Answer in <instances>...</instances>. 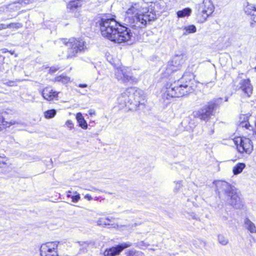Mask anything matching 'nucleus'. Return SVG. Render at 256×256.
<instances>
[{"label":"nucleus","instance_id":"obj_30","mask_svg":"<svg viewBox=\"0 0 256 256\" xmlns=\"http://www.w3.org/2000/svg\"><path fill=\"white\" fill-rule=\"evenodd\" d=\"M206 132L209 135H212L214 133V125L207 124L205 130Z\"/></svg>","mask_w":256,"mask_h":256},{"label":"nucleus","instance_id":"obj_6","mask_svg":"<svg viewBox=\"0 0 256 256\" xmlns=\"http://www.w3.org/2000/svg\"><path fill=\"white\" fill-rule=\"evenodd\" d=\"M216 104L208 102L198 110L192 112V116L195 118H198L201 120L208 121L212 116L214 115Z\"/></svg>","mask_w":256,"mask_h":256},{"label":"nucleus","instance_id":"obj_42","mask_svg":"<svg viewBox=\"0 0 256 256\" xmlns=\"http://www.w3.org/2000/svg\"><path fill=\"white\" fill-rule=\"evenodd\" d=\"M78 86L82 88H86L88 85L86 84H79Z\"/></svg>","mask_w":256,"mask_h":256},{"label":"nucleus","instance_id":"obj_43","mask_svg":"<svg viewBox=\"0 0 256 256\" xmlns=\"http://www.w3.org/2000/svg\"><path fill=\"white\" fill-rule=\"evenodd\" d=\"M190 216L194 218V219H196L197 218V217H196V214L194 213V212H192L191 214H190Z\"/></svg>","mask_w":256,"mask_h":256},{"label":"nucleus","instance_id":"obj_9","mask_svg":"<svg viewBox=\"0 0 256 256\" xmlns=\"http://www.w3.org/2000/svg\"><path fill=\"white\" fill-rule=\"evenodd\" d=\"M234 142L240 153L250 154L253 150V144L249 138L240 136L235 138Z\"/></svg>","mask_w":256,"mask_h":256},{"label":"nucleus","instance_id":"obj_39","mask_svg":"<svg viewBox=\"0 0 256 256\" xmlns=\"http://www.w3.org/2000/svg\"><path fill=\"white\" fill-rule=\"evenodd\" d=\"M84 198L88 200H91L92 199V196L88 194H86L84 196Z\"/></svg>","mask_w":256,"mask_h":256},{"label":"nucleus","instance_id":"obj_2","mask_svg":"<svg viewBox=\"0 0 256 256\" xmlns=\"http://www.w3.org/2000/svg\"><path fill=\"white\" fill-rule=\"evenodd\" d=\"M156 18V14L152 8H148L139 3L132 4L126 10L124 19V24L133 28L145 26L147 22Z\"/></svg>","mask_w":256,"mask_h":256},{"label":"nucleus","instance_id":"obj_7","mask_svg":"<svg viewBox=\"0 0 256 256\" xmlns=\"http://www.w3.org/2000/svg\"><path fill=\"white\" fill-rule=\"evenodd\" d=\"M116 78L123 83L134 84L138 82L137 78L133 76L130 70L124 66L117 68L115 70Z\"/></svg>","mask_w":256,"mask_h":256},{"label":"nucleus","instance_id":"obj_47","mask_svg":"<svg viewBox=\"0 0 256 256\" xmlns=\"http://www.w3.org/2000/svg\"><path fill=\"white\" fill-rule=\"evenodd\" d=\"M67 196L68 197V198H71V196H71L70 194H68Z\"/></svg>","mask_w":256,"mask_h":256},{"label":"nucleus","instance_id":"obj_4","mask_svg":"<svg viewBox=\"0 0 256 256\" xmlns=\"http://www.w3.org/2000/svg\"><path fill=\"white\" fill-rule=\"evenodd\" d=\"M144 92L136 88H130L118 98V102L122 108L128 107L130 110H136L144 103Z\"/></svg>","mask_w":256,"mask_h":256},{"label":"nucleus","instance_id":"obj_11","mask_svg":"<svg viewBox=\"0 0 256 256\" xmlns=\"http://www.w3.org/2000/svg\"><path fill=\"white\" fill-rule=\"evenodd\" d=\"M238 89L240 95L244 98H250L252 94L253 88L249 79H244L239 83Z\"/></svg>","mask_w":256,"mask_h":256},{"label":"nucleus","instance_id":"obj_36","mask_svg":"<svg viewBox=\"0 0 256 256\" xmlns=\"http://www.w3.org/2000/svg\"><path fill=\"white\" fill-rule=\"evenodd\" d=\"M4 83L8 86H13L14 85L15 82L13 80H10L7 82H4Z\"/></svg>","mask_w":256,"mask_h":256},{"label":"nucleus","instance_id":"obj_26","mask_svg":"<svg viewBox=\"0 0 256 256\" xmlns=\"http://www.w3.org/2000/svg\"><path fill=\"white\" fill-rule=\"evenodd\" d=\"M218 242L223 246H226L228 243V239L222 234L218 236Z\"/></svg>","mask_w":256,"mask_h":256},{"label":"nucleus","instance_id":"obj_18","mask_svg":"<svg viewBox=\"0 0 256 256\" xmlns=\"http://www.w3.org/2000/svg\"><path fill=\"white\" fill-rule=\"evenodd\" d=\"M250 116L251 115L249 114H242L240 118V126L248 130L252 128V126H250L248 122L249 118Z\"/></svg>","mask_w":256,"mask_h":256},{"label":"nucleus","instance_id":"obj_12","mask_svg":"<svg viewBox=\"0 0 256 256\" xmlns=\"http://www.w3.org/2000/svg\"><path fill=\"white\" fill-rule=\"evenodd\" d=\"M132 246L131 243H122L116 246H113L106 248L104 252V256H116L118 255L120 252L125 248L130 247Z\"/></svg>","mask_w":256,"mask_h":256},{"label":"nucleus","instance_id":"obj_27","mask_svg":"<svg viewBox=\"0 0 256 256\" xmlns=\"http://www.w3.org/2000/svg\"><path fill=\"white\" fill-rule=\"evenodd\" d=\"M16 122L14 121H10V122H6L4 117L0 114V126H10L11 125L14 124Z\"/></svg>","mask_w":256,"mask_h":256},{"label":"nucleus","instance_id":"obj_33","mask_svg":"<svg viewBox=\"0 0 256 256\" xmlns=\"http://www.w3.org/2000/svg\"><path fill=\"white\" fill-rule=\"evenodd\" d=\"M75 194V196H71V198L72 199V202H78L80 198V196L79 194H78L76 192H74Z\"/></svg>","mask_w":256,"mask_h":256},{"label":"nucleus","instance_id":"obj_1","mask_svg":"<svg viewBox=\"0 0 256 256\" xmlns=\"http://www.w3.org/2000/svg\"><path fill=\"white\" fill-rule=\"evenodd\" d=\"M102 35L112 42L120 44L129 40L132 36L130 30L118 22L114 18L104 16L96 22Z\"/></svg>","mask_w":256,"mask_h":256},{"label":"nucleus","instance_id":"obj_21","mask_svg":"<svg viewBox=\"0 0 256 256\" xmlns=\"http://www.w3.org/2000/svg\"><path fill=\"white\" fill-rule=\"evenodd\" d=\"M76 119L79 126L82 129L86 130L88 128V124L86 120L80 112H78L76 114Z\"/></svg>","mask_w":256,"mask_h":256},{"label":"nucleus","instance_id":"obj_34","mask_svg":"<svg viewBox=\"0 0 256 256\" xmlns=\"http://www.w3.org/2000/svg\"><path fill=\"white\" fill-rule=\"evenodd\" d=\"M66 125L69 128H73L74 124L71 120H68L66 122Z\"/></svg>","mask_w":256,"mask_h":256},{"label":"nucleus","instance_id":"obj_15","mask_svg":"<svg viewBox=\"0 0 256 256\" xmlns=\"http://www.w3.org/2000/svg\"><path fill=\"white\" fill-rule=\"evenodd\" d=\"M227 196L230 198V204L236 208H238L240 206V200L236 192V188L232 190Z\"/></svg>","mask_w":256,"mask_h":256},{"label":"nucleus","instance_id":"obj_25","mask_svg":"<svg viewBox=\"0 0 256 256\" xmlns=\"http://www.w3.org/2000/svg\"><path fill=\"white\" fill-rule=\"evenodd\" d=\"M70 80V78L64 75H60L54 78V82H61L63 84L68 83Z\"/></svg>","mask_w":256,"mask_h":256},{"label":"nucleus","instance_id":"obj_46","mask_svg":"<svg viewBox=\"0 0 256 256\" xmlns=\"http://www.w3.org/2000/svg\"><path fill=\"white\" fill-rule=\"evenodd\" d=\"M8 52L11 54H14V51H12V50H10L9 51L8 50Z\"/></svg>","mask_w":256,"mask_h":256},{"label":"nucleus","instance_id":"obj_44","mask_svg":"<svg viewBox=\"0 0 256 256\" xmlns=\"http://www.w3.org/2000/svg\"><path fill=\"white\" fill-rule=\"evenodd\" d=\"M1 51H2V52L3 54H5L7 52H8V50L6 48H3V49L1 50Z\"/></svg>","mask_w":256,"mask_h":256},{"label":"nucleus","instance_id":"obj_24","mask_svg":"<svg viewBox=\"0 0 256 256\" xmlns=\"http://www.w3.org/2000/svg\"><path fill=\"white\" fill-rule=\"evenodd\" d=\"M192 10L190 8H186L182 10L177 12V16L179 18H184L185 16H188L192 14Z\"/></svg>","mask_w":256,"mask_h":256},{"label":"nucleus","instance_id":"obj_14","mask_svg":"<svg viewBox=\"0 0 256 256\" xmlns=\"http://www.w3.org/2000/svg\"><path fill=\"white\" fill-rule=\"evenodd\" d=\"M58 92L54 90L50 87H46L42 92V95L44 99L48 101H52L56 100L58 96Z\"/></svg>","mask_w":256,"mask_h":256},{"label":"nucleus","instance_id":"obj_48","mask_svg":"<svg viewBox=\"0 0 256 256\" xmlns=\"http://www.w3.org/2000/svg\"><path fill=\"white\" fill-rule=\"evenodd\" d=\"M255 125H256V122H255Z\"/></svg>","mask_w":256,"mask_h":256},{"label":"nucleus","instance_id":"obj_29","mask_svg":"<svg viewBox=\"0 0 256 256\" xmlns=\"http://www.w3.org/2000/svg\"><path fill=\"white\" fill-rule=\"evenodd\" d=\"M174 192L175 193H178L182 186V180H178L174 182Z\"/></svg>","mask_w":256,"mask_h":256},{"label":"nucleus","instance_id":"obj_5","mask_svg":"<svg viewBox=\"0 0 256 256\" xmlns=\"http://www.w3.org/2000/svg\"><path fill=\"white\" fill-rule=\"evenodd\" d=\"M56 43L60 46L63 44L68 47L66 56L68 59L75 58L78 53L84 52L87 50L86 42L82 38H62L56 40Z\"/></svg>","mask_w":256,"mask_h":256},{"label":"nucleus","instance_id":"obj_40","mask_svg":"<svg viewBox=\"0 0 256 256\" xmlns=\"http://www.w3.org/2000/svg\"><path fill=\"white\" fill-rule=\"evenodd\" d=\"M80 244L81 246H88L90 243V242H80Z\"/></svg>","mask_w":256,"mask_h":256},{"label":"nucleus","instance_id":"obj_10","mask_svg":"<svg viewBox=\"0 0 256 256\" xmlns=\"http://www.w3.org/2000/svg\"><path fill=\"white\" fill-rule=\"evenodd\" d=\"M186 57L183 54L175 55L168 62L166 68V73L170 74L174 72H175L180 68L182 65L184 63Z\"/></svg>","mask_w":256,"mask_h":256},{"label":"nucleus","instance_id":"obj_17","mask_svg":"<svg viewBox=\"0 0 256 256\" xmlns=\"http://www.w3.org/2000/svg\"><path fill=\"white\" fill-rule=\"evenodd\" d=\"M215 185L217 188L221 189L225 192L226 194H228L230 192L234 190L235 188L234 186H232L228 183L225 181L218 180L215 182Z\"/></svg>","mask_w":256,"mask_h":256},{"label":"nucleus","instance_id":"obj_8","mask_svg":"<svg viewBox=\"0 0 256 256\" xmlns=\"http://www.w3.org/2000/svg\"><path fill=\"white\" fill-rule=\"evenodd\" d=\"M214 10V6L211 0H203L198 8V15L200 16L199 21L204 22L207 18L212 14Z\"/></svg>","mask_w":256,"mask_h":256},{"label":"nucleus","instance_id":"obj_31","mask_svg":"<svg viewBox=\"0 0 256 256\" xmlns=\"http://www.w3.org/2000/svg\"><path fill=\"white\" fill-rule=\"evenodd\" d=\"M184 30L188 33H194L196 32V28L194 25H190L185 27Z\"/></svg>","mask_w":256,"mask_h":256},{"label":"nucleus","instance_id":"obj_19","mask_svg":"<svg viewBox=\"0 0 256 256\" xmlns=\"http://www.w3.org/2000/svg\"><path fill=\"white\" fill-rule=\"evenodd\" d=\"M244 226L248 231L252 234H256V226L248 218L244 220Z\"/></svg>","mask_w":256,"mask_h":256},{"label":"nucleus","instance_id":"obj_23","mask_svg":"<svg viewBox=\"0 0 256 256\" xmlns=\"http://www.w3.org/2000/svg\"><path fill=\"white\" fill-rule=\"evenodd\" d=\"M246 164L242 162H239L235 165L232 169V172L234 175H238L240 174L245 168Z\"/></svg>","mask_w":256,"mask_h":256},{"label":"nucleus","instance_id":"obj_35","mask_svg":"<svg viewBox=\"0 0 256 256\" xmlns=\"http://www.w3.org/2000/svg\"><path fill=\"white\" fill-rule=\"evenodd\" d=\"M59 69L58 66H52L50 69V72L52 73L54 72Z\"/></svg>","mask_w":256,"mask_h":256},{"label":"nucleus","instance_id":"obj_3","mask_svg":"<svg viewBox=\"0 0 256 256\" xmlns=\"http://www.w3.org/2000/svg\"><path fill=\"white\" fill-rule=\"evenodd\" d=\"M196 88L194 74L186 72L178 80L166 84L162 97L166 99L181 97L192 92Z\"/></svg>","mask_w":256,"mask_h":256},{"label":"nucleus","instance_id":"obj_41","mask_svg":"<svg viewBox=\"0 0 256 256\" xmlns=\"http://www.w3.org/2000/svg\"><path fill=\"white\" fill-rule=\"evenodd\" d=\"M86 190H90V191H92V192H96V191L98 190V188H94V187L90 189H86Z\"/></svg>","mask_w":256,"mask_h":256},{"label":"nucleus","instance_id":"obj_28","mask_svg":"<svg viewBox=\"0 0 256 256\" xmlns=\"http://www.w3.org/2000/svg\"><path fill=\"white\" fill-rule=\"evenodd\" d=\"M56 114V110L54 109L48 110L44 113V116L46 118H54Z\"/></svg>","mask_w":256,"mask_h":256},{"label":"nucleus","instance_id":"obj_22","mask_svg":"<svg viewBox=\"0 0 256 256\" xmlns=\"http://www.w3.org/2000/svg\"><path fill=\"white\" fill-rule=\"evenodd\" d=\"M112 222L111 219L109 218H100L97 221V224L98 226H111L116 228L118 226V224H110V223Z\"/></svg>","mask_w":256,"mask_h":256},{"label":"nucleus","instance_id":"obj_13","mask_svg":"<svg viewBox=\"0 0 256 256\" xmlns=\"http://www.w3.org/2000/svg\"><path fill=\"white\" fill-rule=\"evenodd\" d=\"M58 242H48L42 245L40 249L44 256H46V252H51L53 251H57Z\"/></svg>","mask_w":256,"mask_h":256},{"label":"nucleus","instance_id":"obj_16","mask_svg":"<svg viewBox=\"0 0 256 256\" xmlns=\"http://www.w3.org/2000/svg\"><path fill=\"white\" fill-rule=\"evenodd\" d=\"M246 14L250 16V26H254V23H256V8L252 4H248L244 8Z\"/></svg>","mask_w":256,"mask_h":256},{"label":"nucleus","instance_id":"obj_45","mask_svg":"<svg viewBox=\"0 0 256 256\" xmlns=\"http://www.w3.org/2000/svg\"><path fill=\"white\" fill-rule=\"evenodd\" d=\"M200 243L202 244L204 246L206 245V242H204V241H201L200 242Z\"/></svg>","mask_w":256,"mask_h":256},{"label":"nucleus","instance_id":"obj_37","mask_svg":"<svg viewBox=\"0 0 256 256\" xmlns=\"http://www.w3.org/2000/svg\"><path fill=\"white\" fill-rule=\"evenodd\" d=\"M88 114L91 116H92L96 115V112L94 110H88Z\"/></svg>","mask_w":256,"mask_h":256},{"label":"nucleus","instance_id":"obj_32","mask_svg":"<svg viewBox=\"0 0 256 256\" xmlns=\"http://www.w3.org/2000/svg\"><path fill=\"white\" fill-rule=\"evenodd\" d=\"M22 26V24L20 23H11L9 24H8V28H19Z\"/></svg>","mask_w":256,"mask_h":256},{"label":"nucleus","instance_id":"obj_38","mask_svg":"<svg viewBox=\"0 0 256 256\" xmlns=\"http://www.w3.org/2000/svg\"><path fill=\"white\" fill-rule=\"evenodd\" d=\"M6 28H8V25L3 24H0V30L6 29Z\"/></svg>","mask_w":256,"mask_h":256},{"label":"nucleus","instance_id":"obj_20","mask_svg":"<svg viewBox=\"0 0 256 256\" xmlns=\"http://www.w3.org/2000/svg\"><path fill=\"white\" fill-rule=\"evenodd\" d=\"M80 0H74L70 1L67 6V8L72 12H77L80 8L82 4L80 2Z\"/></svg>","mask_w":256,"mask_h":256},{"label":"nucleus","instance_id":"obj_49","mask_svg":"<svg viewBox=\"0 0 256 256\" xmlns=\"http://www.w3.org/2000/svg\"><path fill=\"white\" fill-rule=\"evenodd\" d=\"M254 68H255V70H256V67Z\"/></svg>","mask_w":256,"mask_h":256}]
</instances>
